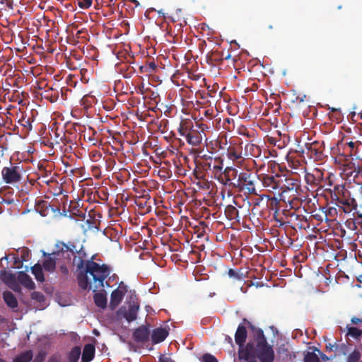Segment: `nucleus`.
<instances>
[{
    "instance_id": "obj_1",
    "label": "nucleus",
    "mask_w": 362,
    "mask_h": 362,
    "mask_svg": "<svg viewBox=\"0 0 362 362\" xmlns=\"http://www.w3.org/2000/svg\"><path fill=\"white\" fill-rule=\"evenodd\" d=\"M56 250L51 254L44 253L47 259L42 267L52 273L56 269L57 260L62 258L71 262L76 267V279L78 286L83 290H93L95 292L104 288V281L111 273V268L105 264H100L90 259L83 245L74 241L67 243L59 242L55 245Z\"/></svg>"
},
{
    "instance_id": "obj_2",
    "label": "nucleus",
    "mask_w": 362,
    "mask_h": 362,
    "mask_svg": "<svg viewBox=\"0 0 362 362\" xmlns=\"http://www.w3.org/2000/svg\"><path fill=\"white\" fill-rule=\"evenodd\" d=\"M279 192H278L281 200L288 202L291 207L292 204L298 200V196L301 191L300 180L296 177L282 175Z\"/></svg>"
},
{
    "instance_id": "obj_3",
    "label": "nucleus",
    "mask_w": 362,
    "mask_h": 362,
    "mask_svg": "<svg viewBox=\"0 0 362 362\" xmlns=\"http://www.w3.org/2000/svg\"><path fill=\"white\" fill-rule=\"evenodd\" d=\"M25 171L21 163H11L9 166L4 167L1 170L3 181L8 185L15 186L25 181Z\"/></svg>"
},
{
    "instance_id": "obj_4",
    "label": "nucleus",
    "mask_w": 362,
    "mask_h": 362,
    "mask_svg": "<svg viewBox=\"0 0 362 362\" xmlns=\"http://www.w3.org/2000/svg\"><path fill=\"white\" fill-rule=\"evenodd\" d=\"M335 194L337 197L338 206L342 209L344 213H349L357 207V202L351 197V192L344 185L334 186Z\"/></svg>"
},
{
    "instance_id": "obj_5",
    "label": "nucleus",
    "mask_w": 362,
    "mask_h": 362,
    "mask_svg": "<svg viewBox=\"0 0 362 362\" xmlns=\"http://www.w3.org/2000/svg\"><path fill=\"white\" fill-rule=\"evenodd\" d=\"M257 177H259L248 172H242L238 175L236 184L233 185V187L245 189L249 194H256L255 182Z\"/></svg>"
},
{
    "instance_id": "obj_6",
    "label": "nucleus",
    "mask_w": 362,
    "mask_h": 362,
    "mask_svg": "<svg viewBox=\"0 0 362 362\" xmlns=\"http://www.w3.org/2000/svg\"><path fill=\"white\" fill-rule=\"evenodd\" d=\"M201 165L205 171H210L214 177L221 176V171L223 168V160L221 157L212 158L204 156Z\"/></svg>"
},
{
    "instance_id": "obj_7",
    "label": "nucleus",
    "mask_w": 362,
    "mask_h": 362,
    "mask_svg": "<svg viewBox=\"0 0 362 362\" xmlns=\"http://www.w3.org/2000/svg\"><path fill=\"white\" fill-rule=\"evenodd\" d=\"M243 142L240 138L230 139L226 148V156L233 162H239L243 158Z\"/></svg>"
},
{
    "instance_id": "obj_8",
    "label": "nucleus",
    "mask_w": 362,
    "mask_h": 362,
    "mask_svg": "<svg viewBox=\"0 0 362 362\" xmlns=\"http://www.w3.org/2000/svg\"><path fill=\"white\" fill-rule=\"evenodd\" d=\"M306 154L314 161H322L325 158V144L322 141H315L306 144Z\"/></svg>"
},
{
    "instance_id": "obj_9",
    "label": "nucleus",
    "mask_w": 362,
    "mask_h": 362,
    "mask_svg": "<svg viewBox=\"0 0 362 362\" xmlns=\"http://www.w3.org/2000/svg\"><path fill=\"white\" fill-rule=\"evenodd\" d=\"M281 177L282 175L279 174L275 175L263 174L259 178L261 180L264 187L267 188L269 192L278 194L281 184Z\"/></svg>"
},
{
    "instance_id": "obj_10",
    "label": "nucleus",
    "mask_w": 362,
    "mask_h": 362,
    "mask_svg": "<svg viewBox=\"0 0 362 362\" xmlns=\"http://www.w3.org/2000/svg\"><path fill=\"white\" fill-rule=\"evenodd\" d=\"M254 351L260 362H273L274 361L273 348L268 343L262 346H254Z\"/></svg>"
},
{
    "instance_id": "obj_11",
    "label": "nucleus",
    "mask_w": 362,
    "mask_h": 362,
    "mask_svg": "<svg viewBox=\"0 0 362 362\" xmlns=\"http://www.w3.org/2000/svg\"><path fill=\"white\" fill-rule=\"evenodd\" d=\"M204 138H206V134L202 131H199L192 123L187 139V142L188 144L193 146H198L202 144Z\"/></svg>"
},
{
    "instance_id": "obj_12",
    "label": "nucleus",
    "mask_w": 362,
    "mask_h": 362,
    "mask_svg": "<svg viewBox=\"0 0 362 362\" xmlns=\"http://www.w3.org/2000/svg\"><path fill=\"white\" fill-rule=\"evenodd\" d=\"M243 321L244 324L246 325L254 333L253 339L255 343V346H262L267 343V339L262 329L255 327L252 322L248 321L246 318H244Z\"/></svg>"
},
{
    "instance_id": "obj_13",
    "label": "nucleus",
    "mask_w": 362,
    "mask_h": 362,
    "mask_svg": "<svg viewBox=\"0 0 362 362\" xmlns=\"http://www.w3.org/2000/svg\"><path fill=\"white\" fill-rule=\"evenodd\" d=\"M238 177V170L232 167H227L222 172L221 176H218V180L224 185H228L233 187L234 184L236 182H233V180Z\"/></svg>"
},
{
    "instance_id": "obj_14",
    "label": "nucleus",
    "mask_w": 362,
    "mask_h": 362,
    "mask_svg": "<svg viewBox=\"0 0 362 362\" xmlns=\"http://www.w3.org/2000/svg\"><path fill=\"white\" fill-rule=\"evenodd\" d=\"M239 358L247 362H257V356L254 351V342H248L244 349L238 351Z\"/></svg>"
},
{
    "instance_id": "obj_15",
    "label": "nucleus",
    "mask_w": 362,
    "mask_h": 362,
    "mask_svg": "<svg viewBox=\"0 0 362 362\" xmlns=\"http://www.w3.org/2000/svg\"><path fill=\"white\" fill-rule=\"evenodd\" d=\"M150 329L149 325H141L136 328L133 332V338L137 343H145L149 339Z\"/></svg>"
},
{
    "instance_id": "obj_16",
    "label": "nucleus",
    "mask_w": 362,
    "mask_h": 362,
    "mask_svg": "<svg viewBox=\"0 0 362 362\" xmlns=\"http://www.w3.org/2000/svg\"><path fill=\"white\" fill-rule=\"evenodd\" d=\"M247 336V329L245 325L240 324L235 334V341L239 346V351L244 349V344Z\"/></svg>"
},
{
    "instance_id": "obj_17",
    "label": "nucleus",
    "mask_w": 362,
    "mask_h": 362,
    "mask_svg": "<svg viewBox=\"0 0 362 362\" xmlns=\"http://www.w3.org/2000/svg\"><path fill=\"white\" fill-rule=\"evenodd\" d=\"M168 334V329L166 328L158 327L154 329L151 336L152 343L156 344L163 341Z\"/></svg>"
},
{
    "instance_id": "obj_18",
    "label": "nucleus",
    "mask_w": 362,
    "mask_h": 362,
    "mask_svg": "<svg viewBox=\"0 0 362 362\" xmlns=\"http://www.w3.org/2000/svg\"><path fill=\"white\" fill-rule=\"evenodd\" d=\"M139 310V303L133 302L132 303L129 305L128 309L124 310L123 316L127 322H133L137 318Z\"/></svg>"
},
{
    "instance_id": "obj_19",
    "label": "nucleus",
    "mask_w": 362,
    "mask_h": 362,
    "mask_svg": "<svg viewBox=\"0 0 362 362\" xmlns=\"http://www.w3.org/2000/svg\"><path fill=\"white\" fill-rule=\"evenodd\" d=\"M261 153L262 151L259 146L252 143H247L244 147L243 156L245 157L252 156L257 158L260 156Z\"/></svg>"
},
{
    "instance_id": "obj_20",
    "label": "nucleus",
    "mask_w": 362,
    "mask_h": 362,
    "mask_svg": "<svg viewBox=\"0 0 362 362\" xmlns=\"http://www.w3.org/2000/svg\"><path fill=\"white\" fill-rule=\"evenodd\" d=\"M95 347L94 344H87L84 346L81 360L82 362H90L95 356Z\"/></svg>"
},
{
    "instance_id": "obj_21",
    "label": "nucleus",
    "mask_w": 362,
    "mask_h": 362,
    "mask_svg": "<svg viewBox=\"0 0 362 362\" xmlns=\"http://www.w3.org/2000/svg\"><path fill=\"white\" fill-rule=\"evenodd\" d=\"M17 279L19 283L28 289H34L35 288V284L31 277L24 272H18Z\"/></svg>"
},
{
    "instance_id": "obj_22",
    "label": "nucleus",
    "mask_w": 362,
    "mask_h": 362,
    "mask_svg": "<svg viewBox=\"0 0 362 362\" xmlns=\"http://www.w3.org/2000/svg\"><path fill=\"white\" fill-rule=\"evenodd\" d=\"M3 299L6 305L12 310H15L18 306V300L13 293L9 291L3 293Z\"/></svg>"
},
{
    "instance_id": "obj_23",
    "label": "nucleus",
    "mask_w": 362,
    "mask_h": 362,
    "mask_svg": "<svg viewBox=\"0 0 362 362\" xmlns=\"http://www.w3.org/2000/svg\"><path fill=\"white\" fill-rule=\"evenodd\" d=\"M124 294L119 290H114L110 296V307L114 310L122 301Z\"/></svg>"
},
{
    "instance_id": "obj_24",
    "label": "nucleus",
    "mask_w": 362,
    "mask_h": 362,
    "mask_svg": "<svg viewBox=\"0 0 362 362\" xmlns=\"http://www.w3.org/2000/svg\"><path fill=\"white\" fill-rule=\"evenodd\" d=\"M40 175H39L38 180L41 181L42 183L46 184L47 186L53 187L57 186V182L53 177H49L48 172L45 169H40Z\"/></svg>"
},
{
    "instance_id": "obj_25",
    "label": "nucleus",
    "mask_w": 362,
    "mask_h": 362,
    "mask_svg": "<svg viewBox=\"0 0 362 362\" xmlns=\"http://www.w3.org/2000/svg\"><path fill=\"white\" fill-rule=\"evenodd\" d=\"M93 299L95 305L100 308H105L107 305V298L105 293L98 292L95 293L93 296Z\"/></svg>"
},
{
    "instance_id": "obj_26",
    "label": "nucleus",
    "mask_w": 362,
    "mask_h": 362,
    "mask_svg": "<svg viewBox=\"0 0 362 362\" xmlns=\"http://www.w3.org/2000/svg\"><path fill=\"white\" fill-rule=\"evenodd\" d=\"M322 175V173L317 170H316V175L313 173H307L305 179L308 184H312L317 186L319 184L320 179Z\"/></svg>"
},
{
    "instance_id": "obj_27",
    "label": "nucleus",
    "mask_w": 362,
    "mask_h": 362,
    "mask_svg": "<svg viewBox=\"0 0 362 362\" xmlns=\"http://www.w3.org/2000/svg\"><path fill=\"white\" fill-rule=\"evenodd\" d=\"M33 274L35 276L37 281L43 282L45 276L42 272V267L40 264H36L31 267Z\"/></svg>"
},
{
    "instance_id": "obj_28",
    "label": "nucleus",
    "mask_w": 362,
    "mask_h": 362,
    "mask_svg": "<svg viewBox=\"0 0 362 362\" xmlns=\"http://www.w3.org/2000/svg\"><path fill=\"white\" fill-rule=\"evenodd\" d=\"M238 211L235 206L232 205H228L226 207L225 214L228 219L236 220L238 221Z\"/></svg>"
},
{
    "instance_id": "obj_29",
    "label": "nucleus",
    "mask_w": 362,
    "mask_h": 362,
    "mask_svg": "<svg viewBox=\"0 0 362 362\" xmlns=\"http://www.w3.org/2000/svg\"><path fill=\"white\" fill-rule=\"evenodd\" d=\"M191 124V121H182L178 128L179 134L182 136H184L186 139H187L188 136Z\"/></svg>"
},
{
    "instance_id": "obj_30",
    "label": "nucleus",
    "mask_w": 362,
    "mask_h": 362,
    "mask_svg": "<svg viewBox=\"0 0 362 362\" xmlns=\"http://www.w3.org/2000/svg\"><path fill=\"white\" fill-rule=\"evenodd\" d=\"M33 356L31 350L26 351L16 356L13 362H30L33 359Z\"/></svg>"
},
{
    "instance_id": "obj_31",
    "label": "nucleus",
    "mask_w": 362,
    "mask_h": 362,
    "mask_svg": "<svg viewBox=\"0 0 362 362\" xmlns=\"http://www.w3.org/2000/svg\"><path fill=\"white\" fill-rule=\"evenodd\" d=\"M81 354V348L78 346H76L72 348L71 351L68 354V359L69 362H77L79 360L80 356Z\"/></svg>"
},
{
    "instance_id": "obj_32",
    "label": "nucleus",
    "mask_w": 362,
    "mask_h": 362,
    "mask_svg": "<svg viewBox=\"0 0 362 362\" xmlns=\"http://www.w3.org/2000/svg\"><path fill=\"white\" fill-rule=\"evenodd\" d=\"M8 285L11 289H12L15 292L20 293L21 291V288L20 285L16 282V277L13 274H9L8 275Z\"/></svg>"
},
{
    "instance_id": "obj_33",
    "label": "nucleus",
    "mask_w": 362,
    "mask_h": 362,
    "mask_svg": "<svg viewBox=\"0 0 362 362\" xmlns=\"http://www.w3.org/2000/svg\"><path fill=\"white\" fill-rule=\"evenodd\" d=\"M18 250H21V262H27L30 259V250L28 247H21ZM15 262H20L19 258H16Z\"/></svg>"
},
{
    "instance_id": "obj_34",
    "label": "nucleus",
    "mask_w": 362,
    "mask_h": 362,
    "mask_svg": "<svg viewBox=\"0 0 362 362\" xmlns=\"http://www.w3.org/2000/svg\"><path fill=\"white\" fill-rule=\"evenodd\" d=\"M141 73L152 74L156 69V65L154 62H149L146 65L139 67Z\"/></svg>"
},
{
    "instance_id": "obj_35",
    "label": "nucleus",
    "mask_w": 362,
    "mask_h": 362,
    "mask_svg": "<svg viewBox=\"0 0 362 362\" xmlns=\"http://www.w3.org/2000/svg\"><path fill=\"white\" fill-rule=\"evenodd\" d=\"M268 198H269V207L272 210H274L275 214H278L279 200H281V199H279L276 197H268Z\"/></svg>"
},
{
    "instance_id": "obj_36",
    "label": "nucleus",
    "mask_w": 362,
    "mask_h": 362,
    "mask_svg": "<svg viewBox=\"0 0 362 362\" xmlns=\"http://www.w3.org/2000/svg\"><path fill=\"white\" fill-rule=\"evenodd\" d=\"M194 127L204 133H205L206 131H208L210 128L209 125L207 124V122L204 121L203 118L196 121Z\"/></svg>"
},
{
    "instance_id": "obj_37",
    "label": "nucleus",
    "mask_w": 362,
    "mask_h": 362,
    "mask_svg": "<svg viewBox=\"0 0 362 362\" xmlns=\"http://www.w3.org/2000/svg\"><path fill=\"white\" fill-rule=\"evenodd\" d=\"M360 145H361V142H360V141H357V142L349 141V142H348L347 146L349 148V151L348 153L349 155V156L356 155L358 146Z\"/></svg>"
},
{
    "instance_id": "obj_38",
    "label": "nucleus",
    "mask_w": 362,
    "mask_h": 362,
    "mask_svg": "<svg viewBox=\"0 0 362 362\" xmlns=\"http://www.w3.org/2000/svg\"><path fill=\"white\" fill-rule=\"evenodd\" d=\"M349 335L358 338L362 335V330L355 327H348V333Z\"/></svg>"
},
{
    "instance_id": "obj_39",
    "label": "nucleus",
    "mask_w": 362,
    "mask_h": 362,
    "mask_svg": "<svg viewBox=\"0 0 362 362\" xmlns=\"http://www.w3.org/2000/svg\"><path fill=\"white\" fill-rule=\"evenodd\" d=\"M31 298L40 303H42L45 301V298L42 293L39 291H33L31 293Z\"/></svg>"
},
{
    "instance_id": "obj_40",
    "label": "nucleus",
    "mask_w": 362,
    "mask_h": 362,
    "mask_svg": "<svg viewBox=\"0 0 362 362\" xmlns=\"http://www.w3.org/2000/svg\"><path fill=\"white\" fill-rule=\"evenodd\" d=\"M305 362H320L319 358L313 352H308L304 358Z\"/></svg>"
},
{
    "instance_id": "obj_41",
    "label": "nucleus",
    "mask_w": 362,
    "mask_h": 362,
    "mask_svg": "<svg viewBox=\"0 0 362 362\" xmlns=\"http://www.w3.org/2000/svg\"><path fill=\"white\" fill-rule=\"evenodd\" d=\"M200 361L201 362H218L214 356L209 353L203 354Z\"/></svg>"
},
{
    "instance_id": "obj_42",
    "label": "nucleus",
    "mask_w": 362,
    "mask_h": 362,
    "mask_svg": "<svg viewBox=\"0 0 362 362\" xmlns=\"http://www.w3.org/2000/svg\"><path fill=\"white\" fill-rule=\"evenodd\" d=\"M32 122H33V120H31L30 118L26 119L24 117L19 120V123L21 124V125L23 126L28 130L32 129V128H33Z\"/></svg>"
},
{
    "instance_id": "obj_43",
    "label": "nucleus",
    "mask_w": 362,
    "mask_h": 362,
    "mask_svg": "<svg viewBox=\"0 0 362 362\" xmlns=\"http://www.w3.org/2000/svg\"><path fill=\"white\" fill-rule=\"evenodd\" d=\"M360 353L357 351H354L348 357V362H358L360 359Z\"/></svg>"
},
{
    "instance_id": "obj_44",
    "label": "nucleus",
    "mask_w": 362,
    "mask_h": 362,
    "mask_svg": "<svg viewBox=\"0 0 362 362\" xmlns=\"http://www.w3.org/2000/svg\"><path fill=\"white\" fill-rule=\"evenodd\" d=\"M78 6L82 9H86L90 7L92 0H77Z\"/></svg>"
},
{
    "instance_id": "obj_45",
    "label": "nucleus",
    "mask_w": 362,
    "mask_h": 362,
    "mask_svg": "<svg viewBox=\"0 0 362 362\" xmlns=\"http://www.w3.org/2000/svg\"><path fill=\"white\" fill-rule=\"evenodd\" d=\"M44 98L49 99L51 103H54L58 99V93L56 92L54 93L49 94V91H45Z\"/></svg>"
},
{
    "instance_id": "obj_46",
    "label": "nucleus",
    "mask_w": 362,
    "mask_h": 362,
    "mask_svg": "<svg viewBox=\"0 0 362 362\" xmlns=\"http://www.w3.org/2000/svg\"><path fill=\"white\" fill-rule=\"evenodd\" d=\"M46 357V353L44 351H40L35 356L33 362H43Z\"/></svg>"
},
{
    "instance_id": "obj_47",
    "label": "nucleus",
    "mask_w": 362,
    "mask_h": 362,
    "mask_svg": "<svg viewBox=\"0 0 362 362\" xmlns=\"http://www.w3.org/2000/svg\"><path fill=\"white\" fill-rule=\"evenodd\" d=\"M345 223H346V226L349 229L353 230L356 229V223L354 219H352V218L347 219Z\"/></svg>"
},
{
    "instance_id": "obj_48",
    "label": "nucleus",
    "mask_w": 362,
    "mask_h": 362,
    "mask_svg": "<svg viewBox=\"0 0 362 362\" xmlns=\"http://www.w3.org/2000/svg\"><path fill=\"white\" fill-rule=\"evenodd\" d=\"M337 214V209L335 207L330 206L327 210V216L334 217Z\"/></svg>"
},
{
    "instance_id": "obj_49",
    "label": "nucleus",
    "mask_w": 362,
    "mask_h": 362,
    "mask_svg": "<svg viewBox=\"0 0 362 362\" xmlns=\"http://www.w3.org/2000/svg\"><path fill=\"white\" fill-rule=\"evenodd\" d=\"M160 362H175L170 356L161 354L159 356Z\"/></svg>"
},
{
    "instance_id": "obj_50",
    "label": "nucleus",
    "mask_w": 362,
    "mask_h": 362,
    "mask_svg": "<svg viewBox=\"0 0 362 362\" xmlns=\"http://www.w3.org/2000/svg\"><path fill=\"white\" fill-rule=\"evenodd\" d=\"M116 290H119L120 291V292H122L123 294H126V293L128 291V289H127V285H125L124 284L123 281H121L119 284V286L117 288H116Z\"/></svg>"
},
{
    "instance_id": "obj_51",
    "label": "nucleus",
    "mask_w": 362,
    "mask_h": 362,
    "mask_svg": "<svg viewBox=\"0 0 362 362\" xmlns=\"http://www.w3.org/2000/svg\"><path fill=\"white\" fill-rule=\"evenodd\" d=\"M228 274L230 278H234L237 279H240V276L238 275V274L233 269H230L228 270Z\"/></svg>"
},
{
    "instance_id": "obj_52",
    "label": "nucleus",
    "mask_w": 362,
    "mask_h": 362,
    "mask_svg": "<svg viewBox=\"0 0 362 362\" xmlns=\"http://www.w3.org/2000/svg\"><path fill=\"white\" fill-rule=\"evenodd\" d=\"M290 216L291 218H294L295 220L302 221L303 219H305V216L297 214L296 212L290 213Z\"/></svg>"
},
{
    "instance_id": "obj_53",
    "label": "nucleus",
    "mask_w": 362,
    "mask_h": 362,
    "mask_svg": "<svg viewBox=\"0 0 362 362\" xmlns=\"http://www.w3.org/2000/svg\"><path fill=\"white\" fill-rule=\"evenodd\" d=\"M14 199L13 198H10V197H8V198H5V197H3L2 198V200H1V204H6V205H11L13 204H14Z\"/></svg>"
},
{
    "instance_id": "obj_54",
    "label": "nucleus",
    "mask_w": 362,
    "mask_h": 362,
    "mask_svg": "<svg viewBox=\"0 0 362 362\" xmlns=\"http://www.w3.org/2000/svg\"><path fill=\"white\" fill-rule=\"evenodd\" d=\"M87 224H88V227L90 228H95V229H98V223H97V222L95 221H93L91 219H89V220H87L86 221Z\"/></svg>"
},
{
    "instance_id": "obj_55",
    "label": "nucleus",
    "mask_w": 362,
    "mask_h": 362,
    "mask_svg": "<svg viewBox=\"0 0 362 362\" xmlns=\"http://www.w3.org/2000/svg\"><path fill=\"white\" fill-rule=\"evenodd\" d=\"M54 191L52 192L54 195H59L61 194L62 192V188L59 184L57 183V186H54Z\"/></svg>"
},
{
    "instance_id": "obj_56",
    "label": "nucleus",
    "mask_w": 362,
    "mask_h": 362,
    "mask_svg": "<svg viewBox=\"0 0 362 362\" xmlns=\"http://www.w3.org/2000/svg\"><path fill=\"white\" fill-rule=\"evenodd\" d=\"M278 214L274 213V219L279 224V226H282L285 224V222L278 218Z\"/></svg>"
},
{
    "instance_id": "obj_57",
    "label": "nucleus",
    "mask_w": 362,
    "mask_h": 362,
    "mask_svg": "<svg viewBox=\"0 0 362 362\" xmlns=\"http://www.w3.org/2000/svg\"><path fill=\"white\" fill-rule=\"evenodd\" d=\"M59 270L64 275H68L69 272V269L65 264L61 265L59 267Z\"/></svg>"
},
{
    "instance_id": "obj_58",
    "label": "nucleus",
    "mask_w": 362,
    "mask_h": 362,
    "mask_svg": "<svg viewBox=\"0 0 362 362\" xmlns=\"http://www.w3.org/2000/svg\"><path fill=\"white\" fill-rule=\"evenodd\" d=\"M1 3L5 4L6 5V6L8 7L9 8H11V9L13 8V0H2Z\"/></svg>"
},
{
    "instance_id": "obj_59",
    "label": "nucleus",
    "mask_w": 362,
    "mask_h": 362,
    "mask_svg": "<svg viewBox=\"0 0 362 362\" xmlns=\"http://www.w3.org/2000/svg\"><path fill=\"white\" fill-rule=\"evenodd\" d=\"M303 202V199L301 198H299L298 197V200L295 201L292 205L293 206V207H291V209H295V208H298V204L300 203V202Z\"/></svg>"
},
{
    "instance_id": "obj_60",
    "label": "nucleus",
    "mask_w": 362,
    "mask_h": 362,
    "mask_svg": "<svg viewBox=\"0 0 362 362\" xmlns=\"http://www.w3.org/2000/svg\"><path fill=\"white\" fill-rule=\"evenodd\" d=\"M230 120H232V122H233V120L230 119V118H226L223 120L224 128L228 129V131H230V127H226V124L228 123L229 124L230 123Z\"/></svg>"
},
{
    "instance_id": "obj_61",
    "label": "nucleus",
    "mask_w": 362,
    "mask_h": 362,
    "mask_svg": "<svg viewBox=\"0 0 362 362\" xmlns=\"http://www.w3.org/2000/svg\"><path fill=\"white\" fill-rule=\"evenodd\" d=\"M59 358L57 356H52L49 358L48 362H59Z\"/></svg>"
},
{
    "instance_id": "obj_62",
    "label": "nucleus",
    "mask_w": 362,
    "mask_h": 362,
    "mask_svg": "<svg viewBox=\"0 0 362 362\" xmlns=\"http://www.w3.org/2000/svg\"><path fill=\"white\" fill-rule=\"evenodd\" d=\"M226 146H227V141L226 140H225V142L222 143V144H221V141L219 142V148L220 149H222V150H225L226 149V148H227Z\"/></svg>"
},
{
    "instance_id": "obj_63",
    "label": "nucleus",
    "mask_w": 362,
    "mask_h": 362,
    "mask_svg": "<svg viewBox=\"0 0 362 362\" xmlns=\"http://www.w3.org/2000/svg\"><path fill=\"white\" fill-rule=\"evenodd\" d=\"M84 33V30H78L76 34V37L79 38L81 37V34Z\"/></svg>"
},
{
    "instance_id": "obj_64",
    "label": "nucleus",
    "mask_w": 362,
    "mask_h": 362,
    "mask_svg": "<svg viewBox=\"0 0 362 362\" xmlns=\"http://www.w3.org/2000/svg\"><path fill=\"white\" fill-rule=\"evenodd\" d=\"M128 1L134 4L135 6H138L139 5V3L137 0H127Z\"/></svg>"
}]
</instances>
